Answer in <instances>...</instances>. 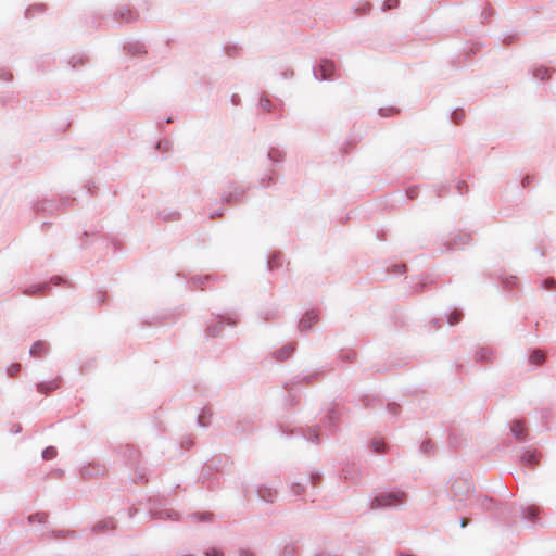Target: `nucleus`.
Returning a JSON list of instances; mask_svg holds the SVG:
<instances>
[{
    "label": "nucleus",
    "instance_id": "nucleus-1",
    "mask_svg": "<svg viewBox=\"0 0 556 556\" xmlns=\"http://www.w3.org/2000/svg\"><path fill=\"white\" fill-rule=\"evenodd\" d=\"M405 503L404 492H382L379 493L371 502L372 509L397 507Z\"/></svg>",
    "mask_w": 556,
    "mask_h": 556
},
{
    "label": "nucleus",
    "instance_id": "nucleus-2",
    "mask_svg": "<svg viewBox=\"0 0 556 556\" xmlns=\"http://www.w3.org/2000/svg\"><path fill=\"white\" fill-rule=\"evenodd\" d=\"M470 481L466 478L455 479L450 486V492L453 500L459 503L465 501V496L470 492Z\"/></svg>",
    "mask_w": 556,
    "mask_h": 556
},
{
    "label": "nucleus",
    "instance_id": "nucleus-3",
    "mask_svg": "<svg viewBox=\"0 0 556 556\" xmlns=\"http://www.w3.org/2000/svg\"><path fill=\"white\" fill-rule=\"evenodd\" d=\"M267 159L271 163V168L268 170V175L266 177H263L260 181V184L263 187H267L274 180L275 169L273 168V166L275 164H279V163L283 162L285 153H283V151L277 149V148H270L267 152Z\"/></svg>",
    "mask_w": 556,
    "mask_h": 556
},
{
    "label": "nucleus",
    "instance_id": "nucleus-4",
    "mask_svg": "<svg viewBox=\"0 0 556 556\" xmlns=\"http://www.w3.org/2000/svg\"><path fill=\"white\" fill-rule=\"evenodd\" d=\"M313 73L317 80L332 79L336 73L334 62L328 59H323L318 67L313 70Z\"/></svg>",
    "mask_w": 556,
    "mask_h": 556
},
{
    "label": "nucleus",
    "instance_id": "nucleus-5",
    "mask_svg": "<svg viewBox=\"0 0 556 556\" xmlns=\"http://www.w3.org/2000/svg\"><path fill=\"white\" fill-rule=\"evenodd\" d=\"M472 241V237L469 232H455L450 239L445 242V247L447 251L460 250L464 247L470 244Z\"/></svg>",
    "mask_w": 556,
    "mask_h": 556
},
{
    "label": "nucleus",
    "instance_id": "nucleus-6",
    "mask_svg": "<svg viewBox=\"0 0 556 556\" xmlns=\"http://www.w3.org/2000/svg\"><path fill=\"white\" fill-rule=\"evenodd\" d=\"M227 323L229 326L236 325V320L231 316H222L218 315L216 319L210 323L206 327V336L210 338H215L220 334L224 328V324Z\"/></svg>",
    "mask_w": 556,
    "mask_h": 556
},
{
    "label": "nucleus",
    "instance_id": "nucleus-7",
    "mask_svg": "<svg viewBox=\"0 0 556 556\" xmlns=\"http://www.w3.org/2000/svg\"><path fill=\"white\" fill-rule=\"evenodd\" d=\"M138 18L139 13L128 5H121L113 13V20L118 23H134Z\"/></svg>",
    "mask_w": 556,
    "mask_h": 556
},
{
    "label": "nucleus",
    "instance_id": "nucleus-8",
    "mask_svg": "<svg viewBox=\"0 0 556 556\" xmlns=\"http://www.w3.org/2000/svg\"><path fill=\"white\" fill-rule=\"evenodd\" d=\"M318 321V312L311 309L307 311L299 321V330L301 332H307L311 330L314 324Z\"/></svg>",
    "mask_w": 556,
    "mask_h": 556
},
{
    "label": "nucleus",
    "instance_id": "nucleus-9",
    "mask_svg": "<svg viewBox=\"0 0 556 556\" xmlns=\"http://www.w3.org/2000/svg\"><path fill=\"white\" fill-rule=\"evenodd\" d=\"M320 375V371H313L311 374H300L292 378L289 382L286 383V389H291L301 383H311Z\"/></svg>",
    "mask_w": 556,
    "mask_h": 556
},
{
    "label": "nucleus",
    "instance_id": "nucleus-10",
    "mask_svg": "<svg viewBox=\"0 0 556 556\" xmlns=\"http://www.w3.org/2000/svg\"><path fill=\"white\" fill-rule=\"evenodd\" d=\"M256 493H257V496L260 500L267 502V503H274V501L277 496V490L267 484H261L256 489Z\"/></svg>",
    "mask_w": 556,
    "mask_h": 556
},
{
    "label": "nucleus",
    "instance_id": "nucleus-11",
    "mask_svg": "<svg viewBox=\"0 0 556 556\" xmlns=\"http://www.w3.org/2000/svg\"><path fill=\"white\" fill-rule=\"evenodd\" d=\"M115 528V520L113 518H106L96 522L91 528V532L94 534L105 533L108 531H113Z\"/></svg>",
    "mask_w": 556,
    "mask_h": 556
},
{
    "label": "nucleus",
    "instance_id": "nucleus-12",
    "mask_svg": "<svg viewBox=\"0 0 556 556\" xmlns=\"http://www.w3.org/2000/svg\"><path fill=\"white\" fill-rule=\"evenodd\" d=\"M105 472V467L100 464H88L80 468V476L83 478H90L93 476H100Z\"/></svg>",
    "mask_w": 556,
    "mask_h": 556
},
{
    "label": "nucleus",
    "instance_id": "nucleus-13",
    "mask_svg": "<svg viewBox=\"0 0 556 556\" xmlns=\"http://www.w3.org/2000/svg\"><path fill=\"white\" fill-rule=\"evenodd\" d=\"M479 506L485 510H495L497 517H506L504 508L497 504H494L493 498L491 497L485 496L481 498L479 501Z\"/></svg>",
    "mask_w": 556,
    "mask_h": 556
},
{
    "label": "nucleus",
    "instance_id": "nucleus-14",
    "mask_svg": "<svg viewBox=\"0 0 556 556\" xmlns=\"http://www.w3.org/2000/svg\"><path fill=\"white\" fill-rule=\"evenodd\" d=\"M45 534L55 539L77 540L80 538L79 533L75 530H51Z\"/></svg>",
    "mask_w": 556,
    "mask_h": 556
},
{
    "label": "nucleus",
    "instance_id": "nucleus-15",
    "mask_svg": "<svg viewBox=\"0 0 556 556\" xmlns=\"http://www.w3.org/2000/svg\"><path fill=\"white\" fill-rule=\"evenodd\" d=\"M540 454L535 450H523L520 462L527 466H534L539 463Z\"/></svg>",
    "mask_w": 556,
    "mask_h": 556
},
{
    "label": "nucleus",
    "instance_id": "nucleus-16",
    "mask_svg": "<svg viewBox=\"0 0 556 556\" xmlns=\"http://www.w3.org/2000/svg\"><path fill=\"white\" fill-rule=\"evenodd\" d=\"M510 431L519 442L526 441L527 432L521 420H514L510 425Z\"/></svg>",
    "mask_w": 556,
    "mask_h": 556
},
{
    "label": "nucleus",
    "instance_id": "nucleus-17",
    "mask_svg": "<svg viewBox=\"0 0 556 556\" xmlns=\"http://www.w3.org/2000/svg\"><path fill=\"white\" fill-rule=\"evenodd\" d=\"M47 290H49V282H42V283H37V285L26 287L23 290V294L28 295V296H35V295L43 294Z\"/></svg>",
    "mask_w": 556,
    "mask_h": 556
},
{
    "label": "nucleus",
    "instance_id": "nucleus-18",
    "mask_svg": "<svg viewBox=\"0 0 556 556\" xmlns=\"http://www.w3.org/2000/svg\"><path fill=\"white\" fill-rule=\"evenodd\" d=\"M244 192L245 190L242 188H235L232 191L223 194L222 201L223 203L231 204L239 201L243 197Z\"/></svg>",
    "mask_w": 556,
    "mask_h": 556
},
{
    "label": "nucleus",
    "instance_id": "nucleus-19",
    "mask_svg": "<svg viewBox=\"0 0 556 556\" xmlns=\"http://www.w3.org/2000/svg\"><path fill=\"white\" fill-rule=\"evenodd\" d=\"M124 50L130 55H139L146 53L144 45L138 41L127 42Z\"/></svg>",
    "mask_w": 556,
    "mask_h": 556
},
{
    "label": "nucleus",
    "instance_id": "nucleus-20",
    "mask_svg": "<svg viewBox=\"0 0 556 556\" xmlns=\"http://www.w3.org/2000/svg\"><path fill=\"white\" fill-rule=\"evenodd\" d=\"M49 351V346L46 342L43 341H36L30 350H29V354L34 357H40L45 354H47Z\"/></svg>",
    "mask_w": 556,
    "mask_h": 556
},
{
    "label": "nucleus",
    "instance_id": "nucleus-21",
    "mask_svg": "<svg viewBox=\"0 0 556 556\" xmlns=\"http://www.w3.org/2000/svg\"><path fill=\"white\" fill-rule=\"evenodd\" d=\"M152 517L162 520H177L178 514L172 509H163L153 511Z\"/></svg>",
    "mask_w": 556,
    "mask_h": 556
},
{
    "label": "nucleus",
    "instance_id": "nucleus-22",
    "mask_svg": "<svg viewBox=\"0 0 556 556\" xmlns=\"http://www.w3.org/2000/svg\"><path fill=\"white\" fill-rule=\"evenodd\" d=\"M294 351V344H286L274 353V356L278 361L287 359Z\"/></svg>",
    "mask_w": 556,
    "mask_h": 556
},
{
    "label": "nucleus",
    "instance_id": "nucleus-23",
    "mask_svg": "<svg viewBox=\"0 0 556 556\" xmlns=\"http://www.w3.org/2000/svg\"><path fill=\"white\" fill-rule=\"evenodd\" d=\"M477 361L479 362H491L494 358V352L490 348H480L477 351Z\"/></svg>",
    "mask_w": 556,
    "mask_h": 556
},
{
    "label": "nucleus",
    "instance_id": "nucleus-24",
    "mask_svg": "<svg viewBox=\"0 0 556 556\" xmlns=\"http://www.w3.org/2000/svg\"><path fill=\"white\" fill-rule=\"evenodd\" d=\"M59 387L58 380H52L48 382H39L37 384V391L42 394H48L49 392L55 390Z\"/></svg>",
    "mask_w": 556,
    "mask_h": 556
},
{
    "label": "nucleus",
    "instance_id": "nucleus-25",
    "mask_svg": "<svg viewBox=\"0 0 556 556\" xmlns=\"http://www.w3.org/2000/svg\"><path fill=\"white\" fill-rule=\"evenodd\" d=\"M48 519H49V515L46 511H37L35 514H30L27 517L28 523H35V522L47 523Z\"/></svg>",
    "mask_w": 556,
    "mask_h": 556
},
{
    "label": "nucleus",
    "instance_id": "nucleus-26",
    "mask_svg": "<svg viewBox=\"0 0 556 556\" xmlns=\"http://www.w3.org/2000/svg\"><path fill=\"white\" fill-rule=\"evenodd\" d=\"M539 509L535 506H529L522 509V516L525 519L535 522L538 519Z\"/></svg>",
    "mask_w": 556,
    "mask_h": 556
},
{
    "label": "nucleus",
    "instance_id": "nucleus-27",
    "mask_svg": "<svg viewBox=\"0 0 556 556\" xmlns=\"http://www.w3.org/2000/svg\"><path fill=\"white\" fill-rule=\"evenodd\" d=\"M533 78L539 79L541 81L547 80L549 78V70L547 67H535L532 72Z\"/></svg>",
    "mask_w": 556,
    "mask_h": 556
},
{
    "label": "nucleus",
    "instance_id": "nucleus-28",
    "mask_svg": "<svg viewBox=\"0 0 556 556\" xmlns=\"http://www.w3.org/2000/svg\"><path fill=\"white\" fill-rule=\"evenodd\" d=\"M319 435H320L319 431L315 428H309V429H307L306 432H303V437H305L308 442L314 443V444L320 443Z\"/></svg>",
    "mask_w": 556,
    "mask_h": 556
},
{
    "label": "nucleus",
    "instance_id": "nucleus-29",
    "mask_svg": "<svg viewBox=\"0 0 556 556\" xmlns=\"http://www.w3.org/2000/svg\"><path fill=\"white\" fill-rule=\"evenodd\" d=\"M545 361V355L541 350H533L530 353L529 362L531 364L540 365Z\"/></svg>",
    "mask_w": 556,
    "mask_h": 556
},
{
    "label": "nucleus",
    "instance_id": "nucleus-30",
    "mask_svg": "<svg viewBox=\"0 0 556 556\" xmlns=\"http://www.w3.org/2000/svg\"><path fill=\"white\" fill-rule=\"evenodd\" d=\"M298 545L295 542L287 543L280 553V556H296Z\"/></svg>",
    "mask_w": 556,
    "mask_h": 556
},
{
    "label": "nucleus",
    "instance_id": "nucleus-31",
    "mask_svg": "<svg viewBox=\"0 0 556 556\" xmlns=\"http://www.w3.org/2000/svg\"><path fill=\"white\" fill-rule=\"evenodd\" d=\"M211 279V276H194L191 278L190 283L192 287H199L204 290L205 283Z\"/></svg>",
    "mask_w": 556,
    "mask_h": 556
},
{
    "label": "nucleus",
    "instance_id": "nucleus-32",
    "mask_svg": "<svg viewBox=\"0 0 556 556\" xmlns=\"http://www.w3.org/2000/svg\"><path fill=\"white\" fill-rule=\"evenodd\" d=\"M190 518L197 522H206L213 520V514L211 513H194L190 515Z\"/></svg>",
    "mask_w": 556,
    "mask_h": 556
},
{
    "label": "nucleus",
    "instance_id": "nucleus-33",
    "mask_svg": "<svg viewBox=\"0 0 556 556\" xmlns=\"http://www.w3.org/2000/svg\"><path fill=\"white\" fill-rule=\"evenodd\" d=\"M258 105L266 112H273L275 108L266 94L261 96Z\"/></svg>",
    "mask_w": 556,
    "mask_h": 556
},
{
    "label": "nucleus",
    "instance_id": "nucleus-34",
    "mask_svg": "<svg viewBox=\"0 0 556 556\" xmlns=\"http://www.w3.org/2000/svg\"><path fill=\"white\" fill-rule=\"evenodd\" d=\"M52 208H53V204L47 200L39 201L38 203H36L34 205V210L38 213L46 212V211L52 210Z\"/></svg>",
    "mask_w": 556,
    "mask_h": 556
},
{
    "label": "nucleus",
    "instance_id": "nucleus-35",
    "mask_svg": "<svg viewBox=\"0 0 556 556\" xmlns=\"http://www.w3.org/2000/svg\"><path fill=\"white\" fill-rule=\"evenodd\" d=\"M462 317L463 313L460 311L455 309L447 316V321L451 326H454L460 321Z\"/></svg>",
    "mask_w": 556,
    "mask_h": 556
},
{
    "label": "nucleus",
    "instance_id": "nucleus-36",
    "mask_svg": "<svg viewBox=\"0 0 556 556\" xmlns=\"http://www.w3.org/2000/svg\"><path fill=\"white\" fill-rule=\"evenodd\" d=\"M210 417L211 413L208 410L203 409L202 413L198 416V424L201 427H207Z\"/></svg>",
    "mask_w": 556,
    "mask_h": 556
},
{
    "label": "nucleus",
    "instance_id": "nucleus-37",
    "mask_svg": "<svg viewBox=\"0 0 556 556\" xmlns=\"http://www.w3.org/2000/svg\"><path fill=\"white\" fill-rule=\"evenodd\" d=\"M58 452L54 446H48L42 451V458L46 460L53 459L56 456Z\"/></svg>",
    "mask_w": 556,
    "mask_h": 556
},
{
    "label": "nucleus",
    "instance_id": "nucleus-38",
    "mask_svg": "<svg viewBox=\"0 0 556 556\" xmlns=\"http://www.w3.org/2000/svg\"><path fill=\"white\" fill-rule=\"evenodd\" d=\"M371 448L376 453H382L386 448V443L380 439H374L371 441Z\"/></svg>",
    "mask_w": 556,
    "mask_h": 556
},
{
    "label": "nucleus",
    "instance_id": "nucleus-39",
    "mask_svg": "<svg viewBox=\"0 0 556 556\" xmlns=\"http://www.w3.org/2000/svg\"><path fill=\"white\" fill-rule=\"evenodd\" d=\"M280 265V254L274 253L267 261V266L269 269H274Z\"/></svg>",
    "mask_w": 556,
    "mask_h": 556
},
{
    "label": "nucleus",
    "instance_id": "nucleus-40",
    "mask_svg": "<svg viewBox=\"0 0 556 556\" xmlns=\"http://www.w3.org/2000/svg\"><path fill=\"white\" fill-rule=\"evenodd\" d=\"M464 116H465V112L462 109H457L452 113L451 119L453 123L459 124L462 122V119L464 118Z\"/></svg>",
    "mask_w": 556,
    "mask_h": 556
},
{
    "label": "nucleus",
    "instance_id": "nucleus-41",
    "mask_svg": "<svg viewBox=\"0 0 556 556\" xmlns=\"http://www.w3.org/2000/svg\"><path fill=\"white\" fill-rule=\"evenodd\" d=\"M434 445L430 440H426L420 445V451L424 454H431L433 452Z\"/></svg>",
    "mask_w": 556,
    "mask_h": 556
},
{
    "label": "nucleus",
    "instance_id": "nucleus-42",
    "mask_svg": "<svg viewBox=\"0 0 556 556\" xmlns=\"http://www.w3.org/2000/svg\"><path fill=\"white\" fill-rule=\"evenodd\" d=\"M339 416H340V414H339V412H337V409H336V408H331V409L328 412V415H327V418H326V419H327V420H328V422H329V427H330L331 425H333V424L339 419Z\"/></svg>",
    "mask_w": 556,
    "mask_h": 556
},
{
    "label": "nucleus",
    "instance_id": "nucleus-43",
    "mask_svg": "<svg viewBox=\"0 0 556 556\" xmlns=\"http://www.w3.org/2000/svg\"><path fill=\"white\" fill-rule=\"evenodd\" d=\"M400 0H386L382 5L383 11H388L394 8H397Z\"/></svg>",
    "mask_w": 556,
    "mask_h": 556
},
{
    "label": "nucleus",
    "instance_id": "nucleus-44",
    "mask_svg": "<svg viewBox=\"0 0 556 556\" xmlns=\"http://www.w3.org/2000/svg\"><path fill=\"white\" fill-rule=\"evenodd\" d=\"M21 370V364L20 363H14L12 364L8 369H7V372L10 377H14L15 375H17V372H20Z\"/></svg>",
    "mask_w": 556,
    "mask_h": 556
},
{
    "label": "nucleus",
    "instance_id": "nucleus-45",
    "mask_svg": "<svg viewBox=\"0 0 556 556\" xmlns=\"http://www.w3.org/2000/svg\"><path fill=\"white\" fill-rule=\"evenodd\" d=\"M304 485L302 483L294 482L291 484V492L295 495H301L304 492Z\"/></svg>",
    "mask_w": 556,
    "mask_h": 556
},
{
    "label": "nucleus",
    "instance_id": "nucleus-46",
    "mask_svg": "<svg viewBox=\"0 0 556 556\" xmlns=\"http://www.w3.org/2000/svg\"><path fill=\"white\" fill-rule=\"evenodd\" d=\"M388 413L392 416H396L400 412V406L396 403H389L387 405Z\"/></svg>",
    "mask_w": 556,
    "mask_h": 556
},
{
    "label": "nucleus",
    "instance_id": "nucleus-47",
    "mask_svg": "<svg viewBox=\"0 0 556 556\" xmlns=\"http://www.w3.org/2000/svg\"><path fill=\"white\" fill-rule=\"evenodd\" d=\"M13 78L12 74L4 68H0V80L11 81Z\"/></svg>",
    "mask_w": 556,
    "mask_h": 556
},
{
    "label": "nucleus",
    "instance_id": "nucleus-48",
    "mask_svg": "<svg viewBox=\"0 0 556 556\" xmlns=\"http://www.w3.org/2000/svg\"><path fill=\"white\" fill-rule=\"evenodd\" d=\"M320 479H321V476L318 472H312L309 476V481L313 486L318 485Z\"/></svg>",
    "mask_w": 556,
    "mask_h": 556
},
{
    "label": "nucleus",
    "instance_id": "nucleus-49",
    "mask_svg": "<svg viewBox=\"0 0 556 556\" xmlns=\"http://www.w3.org/2000/svg\"><path fill=\"white\" fill-rule=\"evenodd\" d=\"M206 556H224V553L215 547L205 551Z\"/></svg>",
    "mask_w": 556,
    "mask_h": 556
},
{
    "label": "nucleus",
    "instance_id": "nucleus-50",
    "mask_svg": "<svg viewBox=\"0 0 556 556\" xmlns=\"http://www.w3.org/2000/svg\"><path fill=\"white\" fill-rule=\"evenodd\" d=\"M555 285H556V281L553 278H547V279L542 281L541 287L549 289V288H552Z\"/></svg>",
    "mask_w": 556,
    "mask_h": 556
},
{
    "label": "nucleus",
    "instance_id": "nucleus-51",
    "mask_svg": "<svg viewBox=\"0 0 556 556\" xmlns=\"http://www.w3.org/2000/svg\"><path fill=\"white\" fill-rule=\"evenodd\" d=\"M224 213H225V210H224V208L215 210V211H213V212L210 214V218H211V219H214V218H216V217H220V216H223V215H224Z\"/></svg>",
    "mask_w": 556,
    "mask_h": 556
},
{
    "label": "nucleus",
    "instance_id": "nucleus-52",
    "mask_svg": "<svg viewBox=\"0 0 556 556\" xmlns=\"http://www.w3.org/2000/svg\"><path fill=\"white\" fill-rule=\"evenodd\" d=\"M394 112H397L395 109L393 108H390V109H380L379 110V113L380 115L382 116H389L391 113H394Z\"/></svg>",
    "mask_w": 556,
    "mask_h": 556
},
{
    "label": "nucleus",
    "instance_id": "nucleus-53",
    "mask_svg": "<svg viewBox=\"0 0 556 556\" xmlns=\"http://www.w3.org/2000/svg\"><path fill=\"white\" fill-rule=\"evenodd\" d=\"M238 556H256V555L254 554V552H252V551H250V549L241 548V549L239 551Z\"/></svg>",
    "mask_w": 556,
    "mask_h": 556
},
{
    "label": "nucleus",
    "instance_id": "nucleus-54",
    "mask_svg": "<svg viewBox=\"0 0 556 556\" xmlns=\"http://www.w3.org/2000/svg\"><path fill=\"white\" fill-rule=\"evenodd\" d=\"M84 62H85V60H84L83 58H78V59L73 58V59L70 61V63H71L72 67H74V68L77 66V64H84Z\"/></svg>",
    "mask_w": 556,
    "mask_h": 556
},
{
    "label": "nucleus",
    "instance_id": "nucleus-55",
    "mask_svg": "<svg viewBox=\"0 0 556 556\" xmlns=\"http://www.w3.org/2000/svg\"><path fill=\"white\" fill-rule=\"evenodd\" d=\"M73 201H74V199L64 198L61 200L60 206L65 207V206L70 205Z\"/></svg>",
    "mask_w": 556,
    "mask_h": 556
},
{
    "label": "nucleus",
    "instance_id": "nucleus-56",
    "mask_svg": "<svg viewBox=\"0 0 556 556\" xmlns=\"http://www.w3.org/2000/svg\"><path fill=\"white\" fill-rule=\"evenodd\" d=\"M416 195H417V189L416 188H410V189L407 190V197L409 199H414Z\"/></svg>",
    "mask_w": 556,
    "mask_h": 556
},
{
    "label": "nucleus",
    "instance_id": "nucleus-57",
    "mask_svg": "<svg viewBox=\"0 0 556 556\" xmlns=\"http://www.w3.org/2000/svg\"><path fill=\"white\" fill-rule=\"evenodd\" d=\"M277 315V311H269L266 313V315L264 316V319L265 320H268L270 318H274L275 316Z\"/></svg>",
    "mask_w": 556,
    "mask_h": 556
},
{
    "label": "nucleus",
    "instance_id": "nucleus-58",
    "mask_svg": "<svg viewBox=\"0 0 556 556\" xmlns=\"http://www.w3.org/2000/svg\"><path fill=\"white\" fill-rule=\"evenodd\" d=\"M244 431H245V428H243V427L241 426V424H240V422H238V424L235 426V432H237V433H243Z\"/></svg>",
    "mask_w": 556,
    "mask_h": 556
},
{
    "label": "nucleus",
    "instance_id": "nucleus-59",
    "mask_svg": "<svg viewBox=\"0 0 556 556\" xmlns=\"http://www.w3.org/2000/svg\"><path fill=\"white\" fill-rule=\"evenodd\" d=\"M404 268H405V265H403V264L396 265L395 269H394V273L395 274H402L404 271Z\"/></svg>",
    "mask_w": 556,
    "mask_h": 556
},
{
    "label": "nucleus",
    "instance_id": "nucleus-60",
    "mask_svg": "<svg viewBox=\"0 0 556 556\" xmlns=\"http://www.w3.org/2000/svg\"><path fill=\"white\" fill-rule=\"evenodd\" d=\"M51 282H53L54 285L59 286L61 285L62 282H64V280L61 278V277H53L51 279Z\"/></svg>",
    "mask_w": 556,
    "mask_h": 556
},
{
    "label": "nucleus",
    "instance_id": "nucleus-61",
    "mask_svg": "<svg viewBox=\"0 0 556 556\" xmlns=\"http://www.w3.org/2000/svg\"><path fill=\"white\" fill-rule=\"evenodd\" d=\"M97 296H98L99 303H103L105 301V293L104 292H99Z\"/></svg>",
    "mask_w": 556,
    "mask_h": 556
},
{
    "label": "nucleus",
    "instance_id": "nucleus-62",
    "mask_svg": "<svg viewBox=\"0 0 556 556\" xmlns=\"http://www.w3.org/2000/svg\"><path fill=\"white\" fill-rule=\"evenodd\" d=\"M469 525V519L468 518H462L460 519V527L462 528H465Z\"/></svg>",
    "mask_w": 556,
    "mask_h": 556
},
{
    "label": "nucleus",
    "instance_id": "nucleus-63",
    "mask_svg": "<svg viewBox=\"0 0 556 556\" xmlns=\"http://www.w3.org/2000/svg\"><path fill=\"white\" fill-rule=\"evenodd\" d=\"M463 188H466V184L464 181H459L457 184V189H458L459 193H463Z\"/></svg>",
    "mask_w": 556,
    "mask_h": 556
},
{
    "label": "nucleus",
    "instance_id": "nucleus-64",
    "mask_svg": "<svg viewBox=\"0 0 556 556\" xmlns=\"http://www.w3.org/2000/svg\"><path fill=\"white\" fill-rule=\"evenodd\" d=\"M137 478L140 480V481H147V477H146V473L139 471L138 475H137Z\"/></svg>",
    "mask_w": 556,
    "mask_h": 556
}]
</instances>
